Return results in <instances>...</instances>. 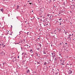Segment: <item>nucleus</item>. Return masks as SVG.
<instances>
[{
	"label": "nucleus",
	"instance_id": "f257e3e1",
	"mask_svg": "<svg viewBox=\"0 0 75 75\" xmlns=\"http://www.w3.org/2000/svg\"><path fill=\"white\" fill-rule=\"evenodd\" d=\"M69 74H72V71L70 70V71H69Z\"/></svg>",
	"mask_w": 75,
	"mask_h": 75
},
{
	"label": "nucleus",
	"instance_id": "f03ea898",
	"mask_svg": "<svg viewBox=\"0 0 75 75\" xmlns=\"http://www.w3.org/2000/svg\"><path fill=\"white\" fill-rule=\"evenodd\" d=\"M0 10H1V11L3 12V9L2 8V9H0Z\"/></svg>",
	"mask_w": 75,
	"mask_h": 75
},
{
	"label": "nucleus",
	"instance_id": "7ed1b4c3",
	"mask_svg": "<svg viewBox=\"0 0 75 75\" xmlns=\"http://www.w3.org/2000/svg\"><path fill=\"white\" fill-rule=\"evenodd\" d=\"M15 75H18V74L17 72L15 73Z\"/></svg>",
	"mask_w": 75,
	"mask_h": 75
},
{
	"label": "nucleus",
	"instance_id": "20e7f679",
	"mask_svg": "<svg viewBox=\"0 0 75 75\" xmlns=\"http://www.w3.org/2000/svg\"><path fill=\"white\" fill-rule=\"evenodd\" d=\"M29 72H30V70H28L27 71V73H29Z\"/></svg>",
	"mask_w": 75,
	"mask_h": 75
},
{
	"label": "nucleus",
	"instance_id": "39448f33",
	"mask_svg": "<svg viewBox=\"0 0 75 75\" xmlns=\"http://www.w3.org/2000/svg\"><path fill=\"white\" fill-rule=\"evenodd\" d=\"M44 65H46V64H47V62H45L44 63Z\"/></svg>",
	"mask_w": 75,
	"mask_h": 75
},
{
	"label": "nucleus",
	"instance_id": "423d86ee",
	"mask_svg": "<svg viewBox=\"0 0 75 75\" xmlns=\"http://www.w3.org/2000/svg\"><path fill=\"white\" fill-rule=\"evenodd\" d=\"M47 16L48 17H49V16H50V14H47Z\"/></svg>",
	"mask_w": 75,
	"mask_h": 75
},
{
	"label": "nucleus",
	"instance_id": "0eeeda50",
	"mask_svg": "<svg viewBox=\"0 0 75 75\" xmlns=\"http://www.w3.org/2000/svg\"><path fill=\"white\" fill-rule=\"evenodd\" d=\"M37 49L38 50H40V48H37Z\"/></svg>",
	"mask_w": 75,
	"mask_h": 75
},
{
	"label": "nucleus",
	"instance_id": "6e6552de",
	"mask_svg": "<svg viewBox=\"0 0 75 75\" xmlns=\"http://www.w3.org/2000/svg\"><path fill=\"white\" fill-rule=\"evenodd\" d=\"M17 7L18 8L19 7V6H17Z\"/></svg>",
	"mask_w": 75,
	"mask_h": 75
},
{
	"label": "nucleus",
	"instance_id": "1a4fd4ad",
	"mask_svg": "<svg viewBox=\"0 0 75 75\" xmlns=\"http://www.w3.org/2000/svg\"><path fill=\"white\" fill-rule=\"evenodd\" d=\"M59 20H62V19H61V18H60V19H59Z\"/></svg>",
	"mask_w": 75,
	"mask_h": 75
},
{
	"label": "nucleus",
	"instance_id": "9d476101",
	"mask_svg": "<svg viewBox=\"0 0 75 75\" xmlns=\"http://www.w3.org/2000/svg\"><path fill=\"white\" fill-rule=\"evenodd\" d=\"M8 33H10V32H11V31L9 30V31L8 30Z\"/></svg>",
	"mask_w": 75,
	"mask_h": 75
},
{
	"label": "nucleus",
	"instance_id": "9b49d317",
	"mask_svg": "<svg viewBox=\"0 0 75 75\" xmlns=\"http://www.w3.org/2000/svg\"><path fill=\"white\" fill-rule=\"evenodd\" d=\"M33 51V50L32 49H31V50H30V52H31V51Z\"/></svg>",
	"mask_w": 75,
	"mask_h": 75
},
{
	"label": "nucleus",
	"instance_id": "f8f14e48",
	"mask_svg": "<svg viewBox=\"0 0 75 75\" xmlns=\"http://www.w3.org/2000/svg\"><path fill=\"white\" fill-rule=\"evenodd\" d=\"M62 43H60L59 44V45H61Z\"/></svg>",
	"mask_w": 75,
	"mask_h": 75
},
{
	"label": "nucleus",
	"instance_id": "ddd939ff",
	"mask_svg": "<svg viewBox=\"0 0 75 75\" xmlns=\"http://www.w3.org/2000/svg\"><path fill=\"white\" fill-rule=\"evenodd\" d=\"M44 53L45 54H46V53H45L44 52Z\"/></svg>",
	"mask_w": 75,
	"mask_h": 75
},
{
	"label": "nucleus",
	"instance_id": "4468645a",
	"mask_svg": "<svg viewBox=\"0 0 75 75\" xmlns=\"http://www.w3.org/2000/svg\"><path fill=\"white\" fill-rule=\"evenodd\" d=\"M29 4H32V3H29Z\"/></svg>",
	"mask_w": 75,
	"mask_h": 75
},
{
	"label": "nucleus",
	"instance_id": "2eb2a0df",
	"mask_svg": "<svg viewBox=\"0 0 75 75\" xmlns=\"http://www.w3.org/2000/svg\"><path fill=\"white\" fill-rule=\"evenodd\" d=\"M5 46H6V45H4V47H5Z\"/></svg>",
	"mask_w": 75,
	"mask_h": 75
},
{
	"label": "nucleus",
	"instance_id": "dca6fc26",
	"mask_svg": "<svg viewBox=\"0 0 75 75\" xmlns=\"http://www.w3.org/2000/svg\"><path fill=\"white\" fill-rule=\"evenodd\" d=\"M4 45V44H2V45Z\"/></svg>",
	"mask_w": 75,
	"mask_h": 75
},
{
	"label": "nucleus",
	"instance_id": "f3484780",
	"mask_svg": "<svg viewBox=\"0 0 75 75\" xmlns=\"http://www.w3.org/2000/svg\"><path fill=\"white\" fill-rule=\"evenodd\" d=\"M10 35H12V34H10Z\"/></svg>",
	"mask_w": 75,
	"mask_h": 75
},
{
	"label": "nucleus",
	"instance_id": "a211bd4d",
	"mask_svg": "<svg viewBox=\"0 0 75 75\" xmlns=\"http://www.w3.org/2000/svg\"><path fill=\"white\" fill-rule=\"evenodd\" d=\"M60 25H61V23H60Z\"/></svg>",
	"mask_w": 75,
	"mask_h": 75
},
{
	"label": "nucleus",
	"instance_id": "6ab92c4d",
	"mask_svg": "<svg viewBox=\"0 0 75 75\" xmlns=\"http://www.w3.org/2000/svg\"><path fill=\"white\" fill-rule=\"evenodd\" d=\"M18 58H19V56H18Z\"/></svg>",
	"mask_w": 75,
	"mask_h": 75
},
{
	"label": "nucleus",
	"instance_id": "aec40b11",
	"mask_svg": "<svg viewBox=\"0 0 75 75\" xmlns=\"http://www.w3.org/2000/svg\"><path fill=\"white\" fill-rule=\"evenodd\" d=\"M11 27H13V26H12V25H11Z\"/></svg>",
	"mask_w": 75,
	"mask_h": 75
},
{
	"label": "nucleus",
	"instance_id": "412c9836",
	"mask_svg": "<svg viewBox=\"0 0 75 75\" xmlns=\"http://www.w3.org/2000/svg\"><path fill=\"white\" fill-rule=\"evenodd\" d=\"M62 67L64 68V66H63V67L62 66Z\"/></svg>",
	"mask_w": 75,
	"mask_h": 75
},
{
	"label": "nucleus",
	"instance_id": "4be33fe9",
	"mask_svg": "<svg viewBox=\"0 0 75 75\" xmlns=\"http://www.w3.org/2000/svg\"><path fill=\"white\" fill-rule=\"evenodd\" d=\"M51 1H52L51 0H50V2Z\"/></svg>",
	"mask_w": 75,
	"mask_h": 75
},
{
	"label": "nucleus",
	"instance_id": "5701e85b",
	"mask_svg": "<svg viewBox=\"0 0 75 75\" xmlns=\"http://www.w3.org/2000/svg\"><path fill=\"white\" fill-rule=\"evenodd\" d=\"M23 54H24V53H22V55H23Z\"/></svg>",
	"mask_w": 75,
	"mask_h": 75
},
{
	"label": "nucleus",
	"instance_id": "b1692460",
	"mask_svg": "<svg viewBox=\"0 0 75 75\" xmlns=\"http://www.w3.org/2000/svg\"><path fill=\"white\" fill-rule=\"evenodd\" d=\"M11 34H12V33H13V32H11Z\"/></svg>",
	"mask_w": 75,
	"mask_h": 75
},
{
	"label": "nucleus",
	"instance_id": "393cba45",
	"mask_svg": "<svg viewBox=\"0 0 75 75\" xmlns=\"http://www.w3.org/2000/svg\"><path fill=\"white\" fill-rule=\"evenodd\" d=\"M65 44L67 45V43H65Z\"/></svg>",
	"mask_w": 75,
	"mask_h": 75
},
{
	"label": "nucleus",
	"instance_id": "a878e982",
	"mask_svg": "<svg viewBox=\"0 0 75 75\" xmlns=\"http://www.w3.org/2000/svg\"><path fill=\"white\" fill-rule=\"evenodd\" d=\"M59 55H60V56H61V54H59Z\"/></svg>",
	"mask_w": 75,
	"mask_h": 75
},
{
	"label": "nucleus",
	"instance_id": "bb28decb",
	"mask_svg": "<svg viewBox=\"0 0 75 75\" xmlns=\"http://www.w3.org/2000/svg\"><path fill=\"white\" fill-rule=\"evenodd\" d=\"M42 17V16H41V17Z\"/></svg>",
	"mask_w": 75,
	"mask_h": 75
},
{
	"label": "nucleus",
	"instance_id": "cd10ccee",
	"mask_svg": "<svg viewBox=\"0 0 75 75\" xmlns=\"http://www.w3.org/2000/svg\"><path fill=\"white\" fill-rule=\"evenodd\" d=\"M28 2H30V1H28Z\"/></svg>",
	"mask_w": 75,
	"mask_h": 75
},
{
	"label": "nucleus",
	"instance_id": "c85d7f7f",
	"mask_svg": "<svg viewBox=\"0 0 75 75\" xmlns=\"http://www.w3.org/2000/svg\"><path fill=\"white\" fill-rule=\"evenodd\" d=\"M32 12H33V11H32Z\"/></svg>",
	"mask_w": 75,
	"mask_h": 75
},
{
	"label": "nucleus",
	"instance_id": "c756f323",
	"mask_svg": "<svg viewBox=\"0 0 75 75\" xmlns=\"http://www.w3.org/2000/svg\"><path fill=\"white\" fill-rule=\"evenodd\" d=\"M21 42V43H22V42Z\"/></svg>",
	"mask_w": 75,
	"mask_h": 75
},
{
	"label": "nucleus",
	"instance_id": "7c9ffc66",
	"mask_svg": "<svg viewBox=\"0 0 75 75\" xmlns=\"http://www.w3.org/2000/svg\"><path fill=\"white\" fill-rule=\"evenodd\" d=\"M37 55H38V54H37Z\"/></svg>",
	"mask_w": 75,
	"mask_h": 75
},
{
	"label": "nucleus",
	"instance_id": "2f4dec72",
	"mask_svg": "<svg viewBox=\"0 0 75 75\" xmlns=\"http://www.w3.org/2000/svg\"><path fill=\"white\" fill-rule=\"evenodd\" d=\"M72 35H73V34H72Z\"/></svg>",
	"mask_w": 75,
	"mask_h": 75
},
{
	"label": "nucleus",
	"instance_id": "473e14b6",
	"mask_svg": "<svg viewBox=\"0 0 75 75\" xmlns=\"http://www.w3.org/2000/svg\"><path fill=\"white\" fill-rule=\"evenodd\" d=\"M70 35H69V36H70Z\"/></svg>",
	"mask_w": 75,
	"mask_h": 75
},
{
	"label": "nucleus",
	"instance_id": "72a5a7b5",
	"mask_svg": "<svg viewBox=\"0 0 75 75\" xmlns=\"http://www.w3.org/2000/svg\"><path fill=\"white\" fill-rule=\"evenodd\" d=\"M21 49H22V47H21Z\"/></svg>",
	"mask_w": 75,
	"mask_h": 75
},
{
	"label": "nucleus",
	"instance_id": "f704fd0d",
	"mask_svg": "<svg viewBox=\"0 0 75 75\" xmlns=\"http://www.w3.org/2000/svg\"><path fill=\"white\" fill-rule=\"evenodd\" d=\"M14 58H16V57H14Z\"/></svg>",
	"mask_w": 75,
	"mask_h": 75
},
{
	"label": "nucleus",
	"instance_id": "c9c22d12",
	"mask_svg": "<svg viewBox=\"0 0 75 75\" xmlns=\"http://www.w3.org/2000/svg\"><path fill=\"white\" fill-rule=\"evenodd\" d=\"M20 43V42H19V43Z\"/></svg>",
	"mask_w": 75,
	"mask_h": 75
},
{
	"label": "nucleus",
	"instance_id": "e433bc0d",
	"mask_svg": "<svg viewBox=\"0 0 75 75\" xmlns=\"http://www.w3.org/2000/svg\"><path fill=\"white\" fill-rule=\"evenodd\" d=\"M3 65H4V63L3 64Z\"/></svg>",
	"mask_w": 75,
	"mask_h": 75
},
{
	"label": "nucleus",
	"instance_id": "4c0bfd02",
	"mask_svg": "<svg viewBox=\"0 0 75 75\" xmlns=\"http://www.w3.org/2000/svg\"><path fill=\"white\" fill-rule=\"evenodd\" d=\"M53 13H54V12H53Z\"/></svg>",
	"mask_w": 75,
	"mask_h": 75
},
{
	"label": "nucleus",
	"instance_id": "58836bf2",
	"mask_svg": "<svg viewBox=\"0 0 75 75\" xmlns=\"http://www.w3.org/2000/svg\"><path fill=\"white\" fill-rule=\"evenodd\" d=\"M28 47V45H27Z\"/></svg>",
	"mask_w": 75,
	"mask_h": 75
},
{
	"label": "nucleus",
	"instance_id": "ea45409f",
	"mask_svg": "<svg viewBox=\"0 0 75 75\" xmlns=\"http://www.w3.org/2000/svg\"><path fill=\"white\" fill-rule=\"evenodd\" d=\"M62 65H63V64H62Z\"/></svg>",
	"mask_w": 75,
	"mask_h": 75
}]
</instances>
